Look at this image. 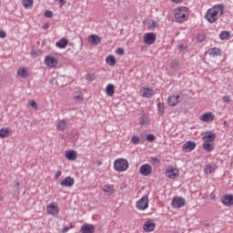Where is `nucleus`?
Returning <instances> with one entry per match:
<instances>
[{"instance_id":"f257e3e1","label":"nucleus","mask_w":233,"mask_h":233,"mask_svg":"<svg viewBox=\"0 0 233 233\" xmlns=\"http://www.w3.org/2000/svg\"><path fill=\"white\" fill-rule=\"evenodd\" d=\"M225 10V6L221 4L215 5L211 8H209L205 15V18L208 23H216L221 15H223Z\"/></svg>"},{"instance_id":"f03ea898","label":"nucleus","mask_w":233,"mask_h":233,"mask_svg":"<svg viewBox=\"0 0 233 233\" xmlns=\"http://www.w3.org/2000/svg\"><path fill=\"white\" fill-rule=\"evenodd\" d=\"M129 164L128 160L125 158H118L115 160L114 168L116 172H125L128 169Z\"/></svg>"},{"instance_id":"7ed1b4c3","label":"nucleus","mask_w":233,"mask_h":233,"mask_svg":"<svg viewBox=\"0 0 233 233\" xmlns=\"http://www.w3.org/2000/svg\"><path fill=\"white\" fill-rule=\"evenodd\" d=\"M187 12H188V8L182 6L179 7L175 13V19H177V23H183L187 21Z\"/></svg>"},{"instance_id":"20e7f679","label":"nucleus","mask_w":233,"mask_h":233,"mask_svg":"<svg viewBox=\"0 0 233 233\" xmlns=\"http://www.w3.org/2000/svg\"><path fill=\"white\" fill-rule=\"evenodd\" d=\"M165 174L169 179H176V177H179V169L170 166L167 168Z\"/></svg>"},{"instance_id":"39448f33","label":"nucleus","mask_w":233,"mask_h":233,"mask_svg":"<svg viewBox=\"0 0 233 233\" xmlns=\"http://www.w3.org/2000/svg\"><path fill=\"white\" fill-rule=\"evenodd\" d=\"M173 208H181L187 205V200L181 197H175L171 203Z\"/></svg>"},{"instance_id":"423d86ee","label":"nucleus","mask_w":233,"mask_h":233,"mask_svg":"<svg viewBox=\"0 0 233 233\" xmlns=\"http://www.w3.org/2000/svg\"><path fill=\"white\" fill-rule=\"evenodd\" d=\"M137 210H147L148 208V197H143L138 201H137Z\"/></svg>"},{"instance_id":"0eeeda50","label":"nucleus","mask_w":233,"mask_h":233,"mask_svg":"<svg viewBox=\"0 0 233 233\" xmlns=\"http://www.w3.org/2000/svg\"><path fill=\"white\" fill-rule=\"evenodd\" d=\"M156 34L155 33H146L144 35V43H146V45H154V43H156Z\"/></svg>"},{"instance_id":"6e6552de","label":"nucleus","mask_w":233,"mask_h":233,"mask_svg":"<svg viewBox=\"0 0 233 233\" xmlns=\"http://www.w3.org/2000/svg\"><path fill=\"white\" fill-rule=\"evenodd\" d=\"M45 63L46 66H50L51 68H55V66H57L59 60H57L56 57L47 56L45 58Z\"/></svg>"},{"instance_id":"1a4fd4ad","label":"nucleus","mask_w":233,"mask_h":233,"mask_svg":"<svg viewBox=\"0 0 233 233\" xmlns=\"http://www.w3.org/2000/svg\"><path fill=\"white\" fill-rule=\"evenodd\" d=\"M139 172L141 176H150L152 174V166L150 164H144L140 167Z\"/></svg>"},{"instance_id":"9d476101","label":"nucleus","mask_w":233,"mask_h":233,"mask_svg":"<svg viewBox=\"0 0 233 233\" xmlns=\"http://www.w3.org/2000/svg\"><path fill=\"white\" fill-rule=\"evenodd\" d=\"M74 183H76V180L72 177H65L61 182L60 185L62 187H66L67 188H70L74 187Z\"/></svg>"},{"instance_id":"9b49d317","label":"nucleus","mask_w":233,"mask_h":233,"mask_svg":"<svg viewBox=\"0 0 233 233\" xmlns=\"http://www.w3.org/2000/svg\"><path fill=\"white\" fill-rule=\"evenodd\" d=\"M81 233H94L96 232V226L94 224H84L80 228Z\"/></svg>"},{"instance_id":"f8f14e48","label":"nucleus","mask_w":233,"mask_h":233,"mask_svg":"<svg viewBox=\"0 0 233 233\" xmlns=\"http://www.w3.org/2000/svg\"><path fill=\"white\" fill-rule=\"evenodd\" d=\"M143 229L145 232H154L156 229V223H154L152 220H147L144 223Z\"/></svg>"},{"instance_id":"ddd939ff","label":"nucleus","mask_w":233,"mask_h":233,"mask_svg":"<svg viewBox=\"0 0 233 233\" xmlns=\"http://www.w3.org/2000/svg\"><path fill=\"white\" fill-rule=\"evenodd\" d=\"M203 139L205 141L212 143L216 141V133H214L213 131H206Z\"/></svg>"},{"instance_id":"4468645a","label":"nucleus","mask_w":233,"mask_h":233,"mask_svg":"<svg viewBox=\"0 0 233 233\" xmlns=\"http://www.w3.org/2000/svg\"><path fill=\"white\" fill-rule=\"evenodd\" d=\"M196 148V142L194 141H187L183 146L182 149L185 150V152H192Z\"/></svg>"},{"instance_id":"2eb2a0df","label":"nucleus","mask_w":233,"mask_h":233,"mask_svg":"<svg viewBox=\"0 0 233 233\" xmlns=\"http://www.w3.org/2000/svg\"><path fill=\"white\" fill-rule=\"evenodd\" d=\"M225 207H232L233 205V195H224L221 199Z\"/></svg>"},{"instance_id":"dca6fc26","label":"nucleus","mask_w":233,"mask_h":233,"mask_svg":"<svg viewBox=\"0 0 233 233\" xmlns=\"http://www.w3.org/2000/svg\"><path fill=\"white\" fill-rule=\"evenodd\" d=\"M216 116H214V114L212 113H205L203 115H201L200 119L204 122V123H210L212 121H214V118Z\"/></svg>"},{"instance_id":"f3484780","label":"nucleus","mask_w":233,"mask_h":233,"mask_svg":"<svg viewBox=\"0 0 233 233\" xmlns=\"http://www.w3.org/2000/svg\"><path fill=\"white\" fill-rule=\"evenodd\" d=\"M56 128L59 132H65V130L68 128V122L65 119L59 120L57 122Z\"/></svg>"},{"instance_id":"a211bd4d","label":"nucleus","mask_w":233,"mask_h":233,"mask_svg":"<svg viewBox=\"0 0 233 233\" xmlns=\"http://www.w3.org/2000/svg\"><path fill=\"white\" fill-rule=\"evenodd\" d=\"M218 170V166L216 164H208L204 167L205 174H214Z\"/></svg>"},{"instance_id":"6ab92c4d","label":"nucleus","mask_w":233,"mask_h":233,"mask_svg":"<svg viewBox=\"0 0 233 233\" xmlns=\"http://www.w3.org/2000/svg\"><path fill=\"white\" fill-rule=\"evenodd\" d=\"M167 103L169 106H176L179 104V95L177 96H170L167 98Z\"/></svg>"},{"instance_id":"aec40b11","label":"nucleus","mask_w":233,"mask_h":233,"mask_svg":"<svg viewBox=\"0 0 233 233\" xmlns=\"http://www.w3.org/2000/svg\"><path fill=\"white\" fill-rule=\"evenodd\" d=\"M89 39V43L91 45H94L95 46H96V45H99V43H101V37L97 35H91L88 37Z\"/></svg>"},{"instance_id":"412c9836","label":"nucleus","mask_w":233,"mask_h":233,"mask_svg":"<svg viewBox=\"0 0 233 233\" xmlns=\"http://www.w3.org/2000/svg\"><path fill=\"white\" fill-rule=\"evenodd\" d=\"M47 212L52 216H57L59 214V208L54 204H51L47 207Z\"/></svg>"},{"instance_id":"4be33fe9","label":"nucleus","mask_w":233,"mask_h":233,"mask_svg":"<svg viewBox=\"0 0 233 233\" xmlns=\"http://www.w3.org/2000/svg\"><path fill=\"white\" fill-rule=\"evenodd\" d=\"M66 157L69 159V161H76V159H77V152L75 150L66 151Z\"/></svg>"},{"instance_id":"5701e85b","label":"nucleus","mask_w":233,"mask_h":233,"mask_svg":"<svg viewBox=\"0 0 233 233\" xmlns=\"http://www.w3.org/2000/svg\"><path fill=\"white\" fill-rule=\"evenodd\" d=\"M116 86L113 84H108L106 87V94L112 97L115 94Z\"/></svg>"},{"instance_id":"b1692460","label":"nucleus","mask_w":233,"mask_h":233,"mask_svg":"<svg viewBox=\"0 0 233 233\" xmlns=\"http://www.w3.org/2000/svg\"><path fill=\"white\" fill-rule=\"evenodd\" d=\"M154 94H156L154 89L146 88V89H144L142 96H143V97H147V99H150V97H152L154 96Z\"/></svg>"},{"instance_id":"393cba45","label":"nucleus","mask_w":233,"mask_h":233,"mask_svg":"<svg viewBox=\"0 0 233 233\" xmlns=\"http://www.w3.org/2000/svg\"><path fill=\"white\" fill-rule=\"evenodd\" d=\"M57 48H66L68 46V39L61 38L58 42H56Z\"/></svg>"},{"instance_id":"a878e982","label":"nucleus","mask_w":233,"mask_h":233,"mask_svg":"<svg viewBox=\"0 0 233 233\" xmlns=\"http://www.w3.org/2000/svg\"><path fill=\"white\" fill-rule=\"evenodd\" d=\"M204 150H206V152H212V150H214V147L215 145L208 142V141H205L202 145Z\"/></svg>"},{"instance_id":"bb28decb","label":"nucleus","mask_w":233,"mask_h":233,"mask_svg":"<svg viewBox=\"0 0 233 233\" xmlns=\"http://www.w3.org/2000/svg\"><path fill=\"white\" fill-rule=\"evenodd\" d=\"M157 106L158 116H165V103L158 102Z\"/></svg>"},{"instance_id":"cd10ccee","label":"nucleus","mask_w":233,"mask_h":233,"mask_svg":"<svg viewBox=\"0 0 233 233\" xmlns=\"http://www.w3.org/2000/svg\"><path fill=\"white\" fill-rule=\"evenodd\" d=\"M10 136V129L8 128H1L0 129V137L5 139V137H9Z\"/></svg>"},{"instance_id":"c85d7f7f","label":"nucleus","mask_w":233,"mask_h":233,"mask_svg":"<svg viewBox=\"0 0 233 233\" xmlns=\"http://www.w3.org/2000/svg\"><path fill=\"white\" fill-rule=\"evenodd\" d=\"M221 49L218 48V47H213L210 52H209V56H212V57H216L218 56H221Z\"/></svg>"},{"instance_id":"c756f323","label":"nucleus","mask_w":233,"mask_h":233,"mask_svg":"<svg viewBox=\"0 0 233 233\" xmlns=\"http://www.w3.org/2000/svg\"><path fill=\"white\" fill-rule=\"evenodd\" d=\"M106 63H107V65H109V66H114V65H116V63H117V60H116V56L109 55L106 57Z\"/></svg>"},{"instance_id":"7c9ffc66","label":"nucleus","mask_w":233,"mask_h":233,"mask_svg":"<svg viewBox=\"0 0 233 233\" xmlns=\"http://www.w3.org/2000/svg\"><path fill=\"white\" fill-rule=\"evenodd\" d=\"M17 74L20 76V77H23V79H26V77H28V71H26L25 68H19L17 70Z\"/></svg>"},{"instance_id":"2f4dec72","label":"nucleus","mask_w":233,"mask_h":233,"mask_svg":"<svg viewBox=\"0 0 233 233\" xmlns=\"http://www.w3.org/2000/svg\"><path fill=\"white\" fill-rule=\"evenodd\" d=\"M219 37L222 41L228 39L230 37V33L228 31H223L220 33Z\"/></svg>"},{"instance_id":"473e14b6","label":"nucleus","mask_w":233,"mask_h":233,"mask_svg":"<svg viewBox=\"0 0 233 233\" xmlns=\"http://www.w3.org/2000/svg\"><path fill=\"white\" fill-rule=\"evenodd\" d=\"M139 123L140 125H148V116L143 115L139 117Z\"/></svg>"},{"instance_id":"72a5a7b5","label":"nucleus","mask_w":233,"mask_h":233,"mask_svg":"<svg viewBox=\"0 0 233 233\" xmlns=\"http://www.w3.org/2000/svg\"><path fill=\"white\" fill-rule=\"evenodd\" d=\"M22 5L25 8H30L34 5V0H23Z\"/></svg>"},{"instance_id":"f704fd0d","label":"nucleus","mask_w":233,"mask_h":233,"mask_svg":"<svg viewBox=\"0 0 233 233\" xmlns=\"http://www.w3.org/2000/svg\"><path fill=\"white\" fill-rule=\"evenodd\" d=\"M147 141H149V143H154L156 141V136L154 134H148L146 137Z\"/></svg>"},{"instance_id":"c9c22d12","label":"nucleus","mask_w":233,"mask_h":233,"mask_svg":"<svg viewBox=\"0 0 233 233\" xmlns=\"http://www.w3.org/2000/svg\"><path fill=\"white\" fill-rule=\"evenodd\" d=\"M197 41L198 43H203V41H205V34H201V33L198 34L197 35Z\"/></svg>"},{"instance_id":"e433bc0d","label":"nucleus","mask_w":233,"mask_h":233,"mask_svg":"<svg viewBox=\"0 0 233 233\" xmlns=\"http://www.w3.org/2000/svg\"><path fill=\"white\" fill-rule=\"evenodd\" d=\"M170 68H172V70H177V68H179V63L177 61L171 62Z\"/></svg>"},{"instance_id":"4c0bfd02","label":"nucleus","mask_w":233,"mask_h":233,"mask_svg":"<svg viewBox=\"0 0 233 233\" xmlns=\"http://www.w3.org/2000/svg\"><path fill=\"white\" fill-rule=\"evenodd\" d=\"M42 54H43V52H41V50H36V51L31 52L32 57H39V56H41Z\"/></svg>"},{"instance_id":"58836bf2","label":"nucleus","mask_w":233,"mask_h":233,"mask_svg":"<svg viewBox=\"0 0 233 233\" xmlns=\"http://www.w3.org/2000/svg\"><path fill=\"white\" fill-rule=\"evenodd\" d=\"M74 99L76 101H83V96L79 93H75L74 94Z\"/></svg>"},{"instance_id":"ea45409f","label":"nucleus","mask_w":233,"mask_h":233,"mask_svg":"<svg viewBox=\"0 0 233 233\" xmlns=\"http://www.w3.org/2000/svg\"><path fill=\"white\" fill-rule=\"evenodd\" d=\"M45 17H48L49 19L54 17V13L50 10H47L44 14Z\"/></svg>"},{"instance_id":"a19ab883","label":"nucleus","mask_w":233,"mask_h":233,"mask_svg":"<svg viewBox=\"0 0 233 233\" xmlns=\"http://www.w3.org/2000/svg\"><path fill=\"white\" fill-rule=\"evenodd\" d=\"M114 188L112 186H105L104 192H107L108 194H112Z\"/></svg>"},{"instance_id":"79ce46f5","label":"nucleus","mask_w":233,"mask_h":233,"mask_svg":"<svg viewBox=\"0 0 233 233\" xmlns=\"http://www.w3.org/2000/svg\"><path fill=\"white\" fill-rule=\"evenodd\" d=\"M131 141L134 143V145H138L139 144V137L133 136L131 138Z\"/></svg>"},{"instance_id":"37998d69","label":"nucleus","mask_w":233,"mask_h":233,"mask_svg":"<svg viewBox=\"0 0 233 233\" xmlns=\"http://www.w3.org/2000/svg\"><path fill=\"white\" fill-rule=\"evenodd\" d=\"M116 54H117L118 56H125V49H123L122 47H118V48L116 49Z\"/></svg>"},{"instance_id":"c03bdc74","label":"nucleus","mask_w":233,"mask_h":233,"mask_svg":"<svg viewBox=\"0 0 233 233\" xmlns=\"http://www.w3.org/2000/svg\"><path fill=\"white\" fill-rule=\"evenodd\" d=\"M222 101H223L224 103H230V96H228V95L224 96L222 97Z\"/></svg>"},{"instance_id":"a18cd8bd","label":"nucleus","mask_w":233,"mask_h":233,"mask_svg":"<svg viewBox=\"0 0 233 233\" xmlns=\"http://www.w3.org/2000/svg\"><path fill=\"white\" fill-rule=\"evenodd\" d=\"M30 106L34 109V110H37V102H35V101H32L31 103H30Z\"/></svg>"},{"instance_id":"49530a36","label":"nucleus","mask_w":233,"mask_h":233,"mask_svg":"<svg viewBox=\"0 0 233 233\" xmlns=\"http://www.w3.org/2000/svg\"><path fill=\"white\" fill-rule=\"evenodd\" d=\"M19 182H16L15 185L13 187L14 192H19Z\"/></svg>"},{"instance_id":"de8ad7c7","label":"nucleus","mask_w":233,"mask_h":233,"mask_svg":"<svg viewBox=\"0 0 233 233\" xmlns=\"http://www.w3.org/2000/svg\"><path fill=\"white\" fill-rule=\"evenodd\" d=\"M186 48H187V46H185V45H178V50L180 52H185Z\"/></svg>"},{"instance_id":"09e8293b","label":"nucleus","mask_w":233,"mask_h":233,"mask_svg":"<svg viewBox=\"0 0 233 233\" xmlns=\"http://www.w3.org/2000/svg\"><path fill=\"white\" fill-rule=\"evenodd\" d=\"M61 174H62L61 170H58L55 175V179H59V177H61Z\"/></svg>"},{"instance_id":"8fccbe9b","label":"nucleus","mask_w":233,"mask_h":233,"mask_svg":"<svg viewBox=\"0 0 233 233\" xmlns=\"http://www.w3.org/2000/svg\"><path fill=\"white\" fill-rule=\"evenodd\" d=\"M0 37H1L2 39H5V37H6V32H5V31H0Z\"/></svg>"},{"instance_id":"3c124183","label":"nucleus","mask_w":233,"mask_h":233,"mask_svg":"<svg viewBox=\"0 0 233 233\" xmlns=\"http://www.w3.org/2000/svg\"><path fill=\"white\" fill-rule=\"evenodd\" d=\"M55 1H58V3L61 5V6H64V5H66V0H55Z\"/></svg>"},{"instance_id":"603ef678","label":"nucleus","mask_w":233,"mask_h":233,"mask_svg":"<svg viewBox=\"0 0 233 233\" xmlns=\"http://www.w3.org/2000/svg\"><path fill=\"white\" fill-rule=\"evenodd\" d=\"M172 3H176V5H179V3H183V0H171Z\"/></svg>"},{"instance_id":"864d4df0","label":"nucleus","mask_w":233,"mask_h":233,"mask_svg":"<svg viewBox=\"0 0 233 233\" xmlns=\"http://www.w3.org/2000/svg\"><path fill=\"white\" fill-rule=\"evenodd\" d=\"M151 26H153V28H156V26H157V22L152 21Z\"/></svg>"},{"instance_id":"5fc2aeb1","label":"nucleus","mask_w":233,"mask_h":233,"mask_svg":"<svg viewBox=\"0 0 233 233\" xmlns=\"http://www.w3.org/2000/svg\"><path fill=\"white\" fill-rule=\"evenodd\" d=\"M48 26H50V24H45V25L42 26V28H43L44 30H46V29L48 28Z\"/></svg>"},{"instance_id":"6e6d98bb","label":"nucleus","mask_w":233,"mask_h":233,"mask_svg":"<svg viewBox=\"0 0 233 233\" xmlns=\"http://www.w3.org/2000/svg\"><path fill=\"white\" fill-rule=\"evenodd\" d=\"M96 165H97V167H101V165H103V162L101 160H97L96 162Z\"/></svg>"},{"instance_id":"4d7b16f0","label":"nucleus","mask_w":233,"mask_h":233,"mask_svg":"<svg viewBox=\"0 0 233 233\" xmlns=\"http://www.w3.org/2000/svg\"><path fill=\"white\" fill-rule=\"evenodd\" d=\"M69 230H70V228H64L63 230H62V232H63V233H66V232H68Z\"/></svg>"},{"instance_id":"13d9d810","label":"nucleus","mask_w":233,"mask_h":233,"mask_svg":"<svg viewBox=\"0 0 233 233\" xmlns=\"http://www.w3.org/2000/svg\"><path fill=\"white\" fill-rule=\"evenodd\" d=\"M152 161H154V163H157V161H159V159H157V157H151Z\"/></svg>"},{"instance_id":"bf43d9fd","label":"nucleus","mask_w":233,"mask_h":233,"mask_svg":"<svg viewBox=\"0 0 233 233\" xmlns=\"http://www.w3.org/2000/svg\"><path fill=\"white\" fill-rule=\"evenodd\" d=\"M69 228H74V225L70 224Z\"/></svg>"},{"instance_id":"052dcab7","label":"nucleus","mask_w":233,"mask_h":233,"mask_svg":"<svg viewBox=\"0 0 233 233\" xmlns=\"http://www.w3.org/2000/svg\"><path fill=\"white\" fill-rule=\"evenodd\" d=\"M0 201H3V197L0 196Z\"/></svg>"}]
</instances>
